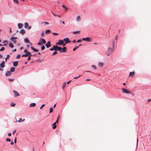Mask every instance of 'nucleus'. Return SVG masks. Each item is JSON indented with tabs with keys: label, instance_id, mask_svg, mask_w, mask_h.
<instances>
[{
	"label": "nucleus",
	"instance_id": "nucleus-14",
	"mask_svg": "<svg viewBox=\"0 0 151 151\" xmlns=\"http://www.w3.org/2000/svg\"><path fill=\"white\" fill-rule=\"evenodd\" d=\"M21 34L24 35L25 33V31L24 29H22L20 32Z\"/></svg>",
	"mask_w": 151,
	"mask_h": 151
},
{
	"label": "nucleus",
	"instance_id": "nucleus-38",
	"mask_svg": "<svg viewBox=\"0 0 151 151\" xmlns=\"http://www.w3.org/2000/svg\"><path fill=\"white\" fill-rule=\"evenodd\" d=\"M91 67L92 68H94L95 69H96V67L95 66V65H91Z\"/></svg>",
	"mask_w": 151,
	"mask_h": 151
},
{
	"label": "nucleus",
	"instance_id": "nucleus-40",
	"mask_svg": "<svg viewBox=\"0 0 151 151\" xmlns=\"http://www.w3.org/2000/svg\"><path fill=\"white\" fill-rule=\"evenodd\" d=\"M45 47L43 45L41 47V49L42 50H43L45 49Z\"/></svg>",
	"mask_w": 151,
	"mask_h": 151
},
{
	"label": "nucleus",
	"instance_id": "nucleus-5",
	"mask_svg": "<svg viewBox=\"0 0 151 151\" xmlns=\"http://www.w3.org/2000/svg\"><path fill=\"white\" fill-rule=\"evenodd\" d=\"M83 40L87 41L88 42H90L91 41V39L89 37L83 38L82 39Z\"/></svg>",
	"mask_w": 151,
	"mask_h": 151
},
{
	"label": "nucleus",
	"instance_id": "nucleus-33",
	"mask_svg": "<svg viewBox=\"0 0 151 151\" xmlns=\"http://www.w3.org/2000/svg\"><path fill=\"white\" fill-rule=\"evenodd\" d=\"M10 56L9 55H7L6 57L5 58V61L6 62L7 61V58H9L10 57Z\"/></svg>",
	"mask_w": 151,
	"mask_h": 151
},
{
	"label": "nucleus",
	"instance_id": "nucleus-28",
	"mask_svg": "<svg viewBox=\"0 0 151 151\" xmlns=\"http://www.w3.org/2000/svg\"><path fill=\"white\" fill-rule=\"evenodd\" d=\"M77 21L78 22H79L81 20V17L79 16H77Z\"/></svg>",
	"mask_w": 151,
	"mask_h": 151
},
{
	"label": "nucleus",
	"instance_id": "nucleus-24",
	"mask_svg": "<svg viewBox=\"0 0 151 151\" xmlns=\"http://www.w3.org/2000/svg\"><path fill=\"white\" fill-rule=\"evenodd\" d=\"M113 51V49L112 48H108V52H109L110 53H112Z\"/></svg>",
	"mask_w": 151,
	"mask_h": 151
},
{
	"label": "nucleus",
	"instance_id": "nucleus-51",
	"mask_svg": "<svg viewBox=\"0 0 151 151\" xmlns=\"http://www.w3.org/2000/svg\"><path fill=\"white\" fill-rule=\"evenodd\" d=\"M22 119L19 118V120L18 121V122H21L22 121Z\"/></svg>",
	"mask_w": 151,
	"mask_h": 151
},
{
	"label": "nucleus",
	"instance_id": "nucleus-63",
	"mask_svg": "<svg viewBox=\"0 0 151 151\" xmlns=\"http://www.w3.org/2000/svg\"><path fill=\"white\" fill-rule=\"evenodd\" d=\"M53 14L55 17L57 16V15H56V14H55L54 13H53Z\"/></svg>",
	"mask_w": 151,
	"mask_h": 151
},
{
	"label": "nucleus",
	"instance_id": "nucleus-64",
	"mask_svg": "<svg viewBox=\"0 0 151 151\" xmlns=\"http://www.w3.org/2000/svg\"><path fill=\"white\" fill-rule=\"evenodd\" d=\"M73 42L74 43H75L76 42V41L75 40H74L73 41Z\"/></svg>",
	"mask_w": 151,
	"mask_h": 151
},
{
	"label": "nucleus",
	"instance_id": "nucleus-48",
	"mask_svg": "<svg viewBox=\"0 0 151 151\" xmlns=\"http://www.w3.org/2000/svg\"><path fill=\"white\" fill-rule=\"evenodd\" d=\"M45 106V104H43L40 107V109H41Z\"/></svg>",
	"mask_w": 151,
	"mask_h": 151
},
{
	"label": "nucleus",
	"instance_id": "nucleus-32",
	"mask_svg": "<svg viewBox=\"0 0 151 151\" xmlns=\"http://www.w3.org/2000/svg\"><path fill=\"white\" fill-rule=\"evenodd\" d=\"M9 46L11 48H13L14 47V45H13L11 43H9Z\"/></svg>",
	"mask_w": 151,
	"mask_h": 151
},
{
	"label": "nucleus",
	"instance_id": "nucleus-25",
	"mask_svg": "<svg viewBox=\"0 0 151 151\" xmlns=\"http://www.w3.org/2000/svg\"><path fill=\"white\" fill-rule=\"evenodd\" d=\"M40 40L42 41V44H45L46 42L45 40L44 39H42L41 38H40Z\"/></svg>",
	"mask_w": 151,
	"mask_h": 151
},
{
	"label": "nucleus",
	"instance_id": "nucleus-21",
	"mask_svg": "<svg viewBox=\"0 0 151 151\" xmlns=\"http://www.w3.org/2000/svg\"><path fill=\"white\" fill-rule=\"evenodd\" d=\"M36 106V104L35 103H33L30 104L29 106L30 107H34Z\"/></svg>",
	"mask_w": 151,
	"mask_h": 151
},
{
	"label": "nucleus",
	"instance_id": "nucleus-56",
	"mask_svg": "<svg viewBox=\"0 0 151 151\" xmlns=\"http://www.w3.org/2000/svg\"><path fill=\"white\" fill-rule=\"evenodd\" d=\"M16 142H17V139H16V138H15L14 139V142L15 143H16Z\"/></svg>",
	"mask_w": 151,
	"mask_h": 151
},
{
	"label": "nucleus",
	"instance_id": "nucleus-10",
	"mask_svg": "<svg viewBox=\"0 0 151 151\" xmlns=\"http://www.w3.org/2000/svg\"><path fill=\"white\" fill-rule=\"evenodd\" d=\"M13 92L15 96V97H17L18 96H19V94L16 91L14 90L13 91Z\"/></svg>",
	"mask_w": 151,
	"mask_h": 151
},
{
	"label": "nucleus",
	"instance_id": "nucleus-23",
	"mask_svg": "<svg viewBox=\"0 0 151 151\" xmlns=\"http://www.w3.org/2000/svg\"><path fill=\"white\" fill-rule=\"evenodd\" d=\"M15 68L14 67H12L11 68L10 71L11 72H14L15 71Z\"/></svg>",
	"mask_w": 151,
	"mask_h": 151
},
{
	"label": "nucleus",
	"instance_id": "nucleus-7",
	"mask_svg": "<svg viewBox=\"0 0 151 151\" xmlns=\"http://www.w3.org/2000/svg\"><path fill=\"white\" fill-rule=\"evenodd\" d=\"M17 39V37H12L11 38V40L14 43H16L17 42L16 39Z\"/></svg>",
	"mask_w": 151,
	"mask_h": 151
},
{
	"label": "nucleus",
	"instance_id": "nucleus-26",
	"mask_svg": "<svg viewBox=\"0 0 151 151\" xmlns=\"http://www.w3.org/2000/svg\"><path fill=\"white\" fill-rule=\"evenodd\" d=\"M37 44L40 45H43L42 41L40 40V39L39 42Z\"/></svg>",
	"mask_w": 151,
	"mask_h": 151
},
{
	"label": "nucleus",
	"instance_id": "nucleus-49",
	"mask_svg": "<svg viewBox=\"0 0 151 151\" xmlns=\"http://www.w3.org/2000/svg\"><path fill=\"white\" fill-rule=\"evenodd\" d=\"M80 76H80V75H79V76H78V77H77V76H76V77H75L73 78V79H76V78H78L80 77Z\"/></svg>",
	"mask_w": 151,
	"mask_h": 151
},
{
	"label": "nucleus",
	"instance_id": "nucleus-30",
	"mask_svg": "<svg viewBox=\"0 0 151 151\" xmlns=\"http://www.w3.org/2000/svg\"><path fill=\"white\" fill-rule=\"evenodd\" d=\"M81 44H80L79 46H78V47H75L73 49V51H75V50H76L77 49L78 47H79L80 46H81Z\"/></svg>",
	"mask_w": 151,
	"mask_h": 151
},
{
	"label": "nucleus",
	"instance_id": "nucleus-37",
	"mask_svg": "<svg viewBox=\"0 0 151 151\" xmlns=\"http://www.w3.org/2000/svg\"><path fill=\"white\" fill-rule=\"evenodd\" d=\"M28 56V55L26 54L23 55L22 56V57H27Z\"/></svg>",
	"mask_w": 151,
	"mask_h": 151
},
{
	"label": "nucleus",
	"instance_id": "nucleus-4",
	"mask_svg": "<svg viewBox=\"0 0 151 151\" xmlns=\"http://www.w3.org/2000/svg\"><path fill=\"white\" fill-rule=\"evenodd\" d=\"M64 41L63 40H59V42H57L56 43V45H63L64 43Z\"/></svg>",
	"mask_w": 151,
	"mask_h": 151
},
{
	"label": "nucleus",
	"instance_id": "nucleus-39",
	"mask_svg": "<svg viewBox=\"0 0 151 151\" xmlns=\"http://www.w3.org/2000/svg\"><path fill=\"white\" fill-rule=\"evenodd\" d=\"M42 24V23H44L45 24H47V25H48L49 24V23L48 22H42L41 23Z\"/></svg>",
	"mask_w": 151,
	"mask_h": 151
},
{
	"label": "nucleus",
	"instance_id": "nucleus-46",
	"mask_svg": "<svg viewBox=\"0 0 151 151\" xmlns=\"http://www.w3.org/2000/svg\"><path fill=\"white\" fill-rule=\"evenodd\" d=\"M15 105V104L12 103L11 104V106L12 107L14 106Z\"/></svg>",
	"mask_w": 151,
	"mask_h": 151
},
{
	"label": "nucleus",
	"instance_id": "nucleus-52",
	"mask_svg": "<svg viewBox=\"0 0 151 151\" xmlns=\"http://www.w3.org/2000/svg\"><path fill=\"white\" fill-rule=\"evenodd\" d=\"M53 34L55 35H58V33L54 32L53 33Z\"/></svg>",
	"mask_w": 151,
	"mask_h": 151
},
{
	"label": "nucleus",
	"instance_id": "nucleus-17",
	"mask_svg": "<svg viewBox=\"0 0 151 151\" xmlns=\"http://www.w3.org/2000/svg\"><path fill=\"white\" fill-rule=\"evenodd\" d=\"M56 123H54L52 125V126H53V127H52V128L53 129H55L56 127H57V125H56Z\"/></svg>",
	"mask_w": 151,
	"mask_h": 151
},
{
	"label": "nucleus",
	"instance_id": "nucleus-18",
	"mask_svg": "<svg viewBox=\"0 0 151 151\" xmlns=\"http://www.w3.org/2000/svg\"><path fill=\"white\" fill-rule=\"evenodd\" d=\"M24 41L26 43H30L31 45H32L31 43L29 42V40L27 38L24 39Z\"/></svg>",
	"mask_w": 151,
	"mask_h": 151
},
{
	"label": "nucleus",
	"instance_id": "nucleus-34",
	"mask_svg": "<svg viewBox=\"0 0 151 151\" xmlns=\"http://www.w3.org/2000/svg\"><path fill=\"white\" fill-rule=\"evenodd\" d=\"M55 47H56V46L54 45L52 48L50 49V50L51 51H53L54 50V49H55Z\"/></svg>",
	"mask_w": 151,
	"mask_h": 151
},
{
	"label": "nucleus",
	"instance_id": "nucleus-13",
	"mask_svg": "<svg viewBox=\"0 0 151 151\" xmlns=\"http://www.w3.org/2000/svg\"><path fill=\"white\" fill-rule=\"evenodd\" d=\"M11 73L10 71H7L6 73L5 74V76H10L11 75Z\"/></svg>",
	"mask_w": 151,
	"mask_h": 151
},
{
	"label": "nucleus",
	"instance_id": "nucleus-41",
	"mask_svg": "<svg viewBox=\"0 0 151 151\" xmlns=\"http://www.w3.org/2000/svg\"><path fill=\"white\" fill-rule=\"evenodd\" d=\"M17 4H19V2L17 0H13Z\"/></svg>",
	"mask_w": 151,
	"mask_h": 151
},
{
	"label": "nucleus",
	"instance_id": "nucleus-57",
	"mask_svg": "<svg viewBox=\"0 0 151 151\" xmlns=\"http://www.w3.org/2000/svg\"><path fill=\"white\" fill-rule=\"evenodd\" d=\"M11 133H9L8 134V136H9V137H10L11 136Z\"/></svg>",
	"mask_w": 151,
	"mask_h": 151
},
{
	"label": "nucleus",
	"instance_id": "nucleus-31",
	"mask_svg": "<svg viewBox=\"0 0 151 151\" xmlns=\"http://www.w3.org/2000/svg\"><path fill=\"white\" fill-rule=\"evenodd\" d=\"M80 32H81L80 31H75L73 32V33L74 34H76V33H79Z\"/></svg>",
	"mask_w": 151,
	"mask_h": 151
},
{
	"label": "nucleus",
	"instance_id": "nucleus-61",
	"mask_svg": "<svg viewBox=\"0 0 151 151\" xmlns=\"http://www.w3.org/2000/svg\"><path fill=\"white\" fill-rule=\"evenodd\" d=\"M118 37V35H117L115 37V40H117Z\"/></svg>",
	"mask_w": 151,
	"mask_h": 151
},
{
	"label": "nucleus",
	"instance_id": "nucleus-43",
	"mask_svg": "<svg viewBox=\"0 0 151 151\" xmlns=\"http://www.w3.org/2000/svg\"><path fill=\"white\" fill-rule=\"evenodd\" d=\"M53 109L52 108H51L50 109V113H51L53 111Z\"/></svg>",
	"mask_w": 151,
	"mask_h": 151
},
{
	"label": "nucleus",
	"instance_id": "nucleus-16",
	"mask_svg": "<svg viewBox=\"0 0 151 151\" xmlns=\"http://www.w3.org/2000/svg\"><path fill=\"white\" fill-rule=\"evenodd\" d=\"M24 52L26 54L28 55V56L29 55H31V54L30 52H28L27 50L26 49H25L24 50Z\"/></svg>",
	"mask_w": 151,
	"mask_h": 151
},
{
	"label": "nucleus",
	"instance_id": "nucleus-55",
	"mask_svg": "<svg viewBox=\"0 0 151 151\" xmlns=\"http://www.w3.org/2000/svg\"><path fill=\"white\" fill-rule=\"evenodd\" d=\"M41 35H42V36H44V32H42V33H41Z\"/></svg>",
	"mask_w": 151,
	"mask_h": 151
},
{
	"label": "nucleus",
	"instance_id": "nucleus-15",
	"mask_svg": "<svg viewBox=\"0 0 151 151\" xmlns=\"http://www.w3.org/2000/svg\"><path fill=\"white\" fill-rule=\"evenodd\" d=\"M56 47H57V50L60 51V52H61V51H62V48L61 47L57 45L56 46Z\"/></svg>",
	"mask_w": 151,
	"mask_h": 151
},
{
	"label": "nucleus",
	"instance_id": "nucleus-58",
	"mask_svg": "<svg viewBox=\"0 0 151 151\" xmlns=\"http://www.w3.org/2000/svg\"><path fill=\"white\" fill-rule=\"evenodd\" d=\"M81 40H78L77 42H80L81 41Z\"/></svg>",
	"mask_w": 151,
	"mask_h": 151
},
{
	"label": "nucleus",
	"instance_id": "nucleus-3",
	"mask_svg": "<svg viewBox=\"0 0 151 151\" xmlns=\"http://www.w3.org/2000/svg\"><path fill=\"white\" fill-rule=\"evenodd\" d=\"M24 27L29 29L31 28V26H29V24L27 22H25L24 23Z\"/></svg>",
	"mask_w": 151,
	"mask_h": 151
},
{
	"label": "nucleus",
	"instance_id": "nucleus-29",
	"mask_svg": "<svg viewBox=\"0 0 151 151\" xmlns=\"http://www.w3.org/2000/svg\"><path fill=\"white\" fill-rule=\"evenodd\" d=\"M50 32V30H47L45 31V33L46 34H48Z\"/></svg>",
	"mask_w": 151,
	"mask_h": 151
},
{
	"label": "nucleus",
	"instance_id": "nucleus-60",
	"mask_svg": "<svg viewBox=\"0 0 151 151\" xmlns=\"http://www.w3.org/2000/svg\"><path fill=\"white\" fill-rule=\"evenodd\" d=\"M55 49H54V50H55V51H57V47H55Z\"/></svg>",
	"mask_w": 151,
	"mask_h": 151
},
{
	"label": "nucleus",
	"instance_id": "nucleus-50",
	"mask_svg": "<svg viewBox=\"0 0 151 151\" xmlns=\"http://www.w3.org/2000/svg\"><path fill=\"white\" fill-rule=\"evenodd\" d=\"M111 53H110V52H109L108 53H107V56H109L110 55Z\"/></svg>",
	"mask_w": 151,
	"mask_h": 151
},
{
	"label": "nucleus",
	"instance_id": "nucleus-36",
	"mask_svg": "<svg viewBox=\"0 0 151 151\" xmlns=\"http://www.w3.org/2000/svg\"><path fill=\"white\" fill-rule=\"evenodd\" d=\"M5 49V48L4 47H2L1 49H0V51H3Z\"/></svg>",
	"mask_w": 151,
	"mask_h": 151
},
{
	"label": "nucleus",
	"instance_id": "nucleus-62",
	"mask_svg": "<svg viewBox=\"0 0 151 151\" xmlns=\"http://www.w3.org/2000/svg\"><path fill=\"white\" fill-rule=\"evenodd\" d=\"M16 49H15L13 50V52H16Z\"/></svg>",
	"mask_w": 151,
	"mask_h": 151
},
{
	"label": "nucleus",
	"instance_id": "nucleus-53",
	"mask_svg": "<svg viewBox=\"0 0 151 151\" xmlns=\"http://www.w3.org/2000/svg\"><path fill=\"white\" fill-rule=\"evenodd\" d=\"M58 118L56 121V122H55V123H58Z\"/></svg>",
	"mask_w": 151,
	"mask_h": 151
},
{
	"label": "nucleus",
	"instance_id": "nucleus-27",
	"mask_svg": "<svg viewBox=\"0 0 151 151\" xmlns=\"http://www.w3.org/2000/svg\"><path fill=\"white\" fill-rule=\"evenodd\" d=\"M31 49H32L35 52H37L38 51V50L35 48L34 47H31Z\"/></svg>",
	"mask_w": 151,
	"mask_h": 151
},
{
	"label": "nucleus",
	"instance_id": "nucleus-12",
	"mask_svg": "<svg viewBox=\"0 0 151 151\" xmlns=\"http://www.w3.org/2000/svg\"><path fill=\"white\" fill-rule=\"evenodd\" d=\"M23 24L19 23L18 24V26L19 29H21L23 27Z\"/></svg>",
	"mask_w": 151,
	"mask_h": 151
},
{
	"label": "nucleus",
	"instance_id": "nucleus-22",
	"mask_svg": "<svg viewBox=\"0 0 151 151\" xmlns=\"http://www.w3.org/2000/svg\"><path fill=\"white\" fill-rule=\"evenodd\" d=\"M3 43L4 44L3 45L6 46L8 44V41L7 40H4L3 42Z\"/></svg>",
	"mask_w": 151,
	"mask_h": 151
},
{
	"label": "nucleus",
	"instance_id": "nucleus-9",
	"mask_svg": "<svg viewBox=\"0 0 151 151\" xmlns=\"http://www.w3.org/2000/svg\"><path fill=\"white\" fill-rule=\"evenodd\" d=\"M135 74L134 72H130L129 73V76H131L132 77H133Z\"/></svg>",
	"mask_w": 151,
	"mask_h": 151
},
{
	"label": "nucleus",
	"instance_id": "nucleus-54",
	"mask_svg": "<svg viewBox=\"0 0 151 151\" xmlns=\"http://www.w3.org/2000/svg\"><path fill=\"white\" fill-rule=\"evenodd\" d=\"M66 11H67L68 10V8L66 6L64 8Z\"/></svg>",
	"mask_w": 151,
	"mask_h": 151
},
{
	"label": "nucleus",
	"instance_id": "nucleus-42",
	"mask_svg": "<svg viewBox=\"0 0 151 151\" xmlns=\"http://www.w3.org/2000/svg\"><path fill=\"white\" fill-rule=\"evenodd\" d=\"M6 142H10L11 139L9 138H6Z\"/></svg>",
	"mask_w": 151,
	"mask_h": 151
},
{
	"label": "nucleus",
	"instance_id": "nucleus-19",
	"mask_svg": "<svg viewBox=\"0 0 151 151\" xmlns=\"http://www.w3.org/2000/svg\"><path fill=\"white\" fill-rule=\"evenodd\" d=\"M18 61H15L13 63V66L14 67H17L18 64Z\"/></svg>",
	"mask_w": 151,
	"mask_h": 151
},
{
	"label": "nucleus",
	"instance_id": "nucleus-35",
	"mask_svg": "<svg viewBox=\"0 0 151 151\" xmlns=\"http://www.w3.org/2000/svg\"><path fill=\"white\" fill-rule=\"evenodd\" d=\"M71 81H69L67 82L66 83L65 82L63 83V85H66V84H68Z\"/></svg>",
	"mask_w": 151,
	"mask_h": 151
},
{
	"label": "nucleus",
	"instance_id": "nucleus-11",
	"mask_svg": "<svg viewBox=\"0 0 151 151\" xmlns=\"http://www.w3.org/2000/svg\"><path fill=\"white\" fill-rule=\"evenodd\" d=\"M47 48H48L51 46L50 42H48L47 43L45 44Z\"/></svg>",
	"mask_w": 151,
	"mask_h": 151
},
{
	"label": "nucleus",
	"instance_id": "nucleus-1",
	"mask_svg": "<svg viewBox=\"0 0 151 151\" xmlns=\"http://www.w3.org/2000/svg\"><path fill=\"white\" fill-rule=\"evenodd\" d=\"M5 62L4 61H3L0 64V71H3V70L2 69V68H3L5 67Z\"/></svg>",
	"mask_w": 151,
	"mask_h": 151
},
{
	"label": "nucleus",
	"instance_id": "nucleus-2",
	"mask_svg": "<svg viewBox=\"0 0 151 151\" xmlns=\"http://www.w3.org/2000/svg\"><path fill=\"white\" fill-rule=\"evenodd\" d=\"M122 90L123 92L124 93H131V92L130 91L125 88H122Z\"/></svg>",
	"mask_w": 151,
	"mask_h": 151
},
{
	"label": "nucleus",
	"instance_id": "nucleus-44",
	"mask_svg": "<svg viewBox=\"0 0 151 151\" xmlns=\"http://www.w3.org/2000/svg\"><path fill=\"white\" fill-rule=\"evenodd\" d=\"M20 57V54L18 55L17 56V58H19Z\"/></svg>",
	"mask_w": 151,
	"mask_h": 151
},
{
	"label": "nucleus",
	"instance_id": "nucleus-59",
	"mask_svg": "<svg viewBox=\"0 0 151 151\" xmlns=\"http://www.w3.org/2000/svg\"><path fill=\"white\" fill-rule=\"evenodd\" d=\"M16 132V130H14L13 133V134H14Z\"/></svg>",
	"mask_w": 151,
	"mask_h": 151
},
{
	"label": "nucleus",
	"instance_id": "nucleus-47",
	"mask_svg": "<svg viewBox=\"0 0 151 151\" xmlns=\"http://www.w3.org/2000/svg\"><path fill=\"white\" fill-rule=\"evenodd\" d=\"M57 52H56V51H55L52 54V55H55L56 54H57Z\"/></svg>",
	"mask_w": 151,
	"mask_h": 151
},
{
	"label": "nucleus",
	"instance_id": "nucleus-8",
	"mask_svg": "<svg viewBox=\"0 0 151 151\" xmlns=\"http://www.w3.org/2000/svg\"><path fill=\"white\" fill-rule=\"evenodd\" d=\"M104 65V63L102 62H99L98 63V65L99 67H102Z\"/></svg>",
	"mask_w": 151,
	"mask_h": 151
},
{
	"label": "nucleus",
	"instance_id": "nucleus-20",
	"mask_svg": "<svg viewBox=\"0 0 151 151\" xmlns=\"http://www.w3.org/2000/svg\"><path fill=\"white\" fill-rule=\"evenodd\" d=\"M66 47H64L63 48H62V51H61V52H66Z\"/></svg>",
	"mask_w": 151,
	"mask_h": 151
},
{
	"label": "nucleus",
	"instance_id": "nucleus-6",
	"mask_svg": "<svg viewBox=\"0 0 151 151\" xmlns=\"http://www.w3.org/2000/svg\"><path fill=\"white\" fill-rule=\"evenodd\" d=\"M63 41L65 42V44L69 43L70 42V41L69 40V38H66L63 39Z\"/></svg>",
	"mask_w": 151,
	"mask_h": 151
},
{
	"label": "nucleus",
	"instance_id": "nucleus-45",
	"mask_svg": "<svg viewBox=\"0 0 151 151\" xmlns=\"http://www.w3.org/2000/svg\"><path fill=\"white\" fill-rule=\"evenodd\" d=\"M29 57H28V61L30 59V57L32 56V55H31H31H29Z\"/></svg>",
	"mask_w": 151,
	"mask_h": 151
}]
</instances>
